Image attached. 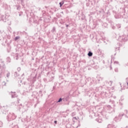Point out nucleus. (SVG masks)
Here are the masks:
<instances>
[{
    "label": "nucleus",
    "instance_id": "1",
    "mask_svg": "<svg viewBox=\"0 0 128 128\" xmlns=\"http://www.w3.org/2000/svg\"><path fill=\"white\" fill-rule=\"evenodd\" d=\"M6 64H4V61H2L0 62V76L2 74V72L6 70Z\"/></svg>",
    "mask_w": 128,
    "mask_h": 128
},
{
    "label": "nucleus",
    "instance_id": "2",
    "mask_svg": "<svg viewBox=\"0 0 128 128\" xmlns=\"http://www.w3.org/2000/svg\"><path fill=\"white\" fill-rule=\"evenodd\" d=\"M8 108L7 106H4L0 108V114H6V112H8Z\"/></svg>",
    "mask_w": 128,
    "mask_h": 128
},
{
    "label": "nucleus",
    "instance_id": "3",
    "mask_svg": "<svg viewBox=\"0 0 128 128\" xmlns=\"http://www.w3.org/2000/svg\"><path fill=\"white\" fill-rule=\"evenodd\" d=\"M16 115L14 114V113H10L7 116V120L10 122V120H16Z\"/></svg>",
    "mask_w": 128,
    "mask_h": 128
},
{
    "label": "nucleus",
    "instance_id": "4",
    "mask_svg": "<svg viewBox=\"0 0 128 128\" xmlns=\"http://www.w3.org/2000/svg\"><path fill=\"white\" fill-rule=\"evenodd\" d=\"M48 76L49 78L50 82H52L54 80V74L53 72H48Z\"/></svg>",
    "mask_w": 128,
    "mask_h": 128
},
{
    "label": "nucleus",
    "instance_id": "5",
    "mask_svg": "<svg viewBox=\"0 0 128 128\" xmlns=\"http://www.w3.org/2000/svg\"><path fill=\"white\" fill-rule=\"evenodd\" d=\"M10 96H11L12 98H18V94H16V92H9Z\"/></svg>",
    "mask_w": 128,
    "mask_h": 128
},
{
    "label": "nucleus",
    "instance_id": "6",
    "mask_svg": "<svg viewBox=\"0 0 128 128\" xmlns=\"http://www.w3.org/2000/svg\"><path fill=\"white\" fill-rule=\"evenodd\" d=\"M68 100H70V96H67L62 98L63 102H68Z\"/></svg>",
    "mask_w": 128,
    "mask_h": 128
},
{
    "label": "nucleus",
    "instance_id": "7",
    "mask_svg": "<svg viewBox=\"0 0 128 128\" xmlns=\"http://www.w3.org/2000/svg\"><path fill=\"white\" fill-rule=\"evenodd\" d=\"M12 60L10 59V57H7L6 59V62H7V64H10V62Z\"/></svg>",
    "mask_w": 128,
    "mask_h": 128
},
{
    "label": "nucleus",
    "instance_id": "8",
    "mask_svg": "<svg viewBox=\"0 0 128 128\" xmlns=\"http://www.w3.org/2000/svg\"><path fill=\"white\" fill-rule=\"evenodd\" d=\"M96 122H99L100 124L101 122H102V120L100 118H96Z\"/></svg>",
    "mask_w": 128,
    "mask_h": 128
},
{
    "label": "nucleus",
    "instance_id": "9",
    "mask_svg": "<svg viewBox=\"0 0 128 128\" xmlns=\"http://www.w3.org/2000/svg\"><path fill=\"white\" fill-rule=\"evenodd\" d=\"M108 128H116V126H114V124H108Z\"/></svg>",
    "mask_w": 128,
    "mask_h": 128
},
{
    "label": "nucleus",
    "instance_id": "10",
    "mask_svg": "<svg viewBox=\"0 0 128 128\" xmlns=\"http://www.w3.org/2000/svg\"><path fill=\"white\" fill-rule=\"evenodd\" d=\"M11 48H12V47H10V46L9 45L7 48L8 52H10Z\"/></svg>",
    "mask_w": 128,
    "mask_h": 128
},
{
    "label": "nucleus",
    "instance_id": "11",
    "mask_svg": "<svg viewBox=\"0 0 128 128\" xmlns=\"http://www.w3.org/2000/svg\"><path fill=\"white\" fill-rule=\"evenodd\" d=\"M108 24L107 23H104L103 25H102L103 27L105 28H108Z\"/></svg>",
    "mask_w": 128,
    "mask_h": 128
},
{
    "label": "nucleus",
    "instance_id": "12",
    "mask_svg": "<svg viewBox=\"0 0 128 128\" xmlns=\"http://www.w3.org/2000/svg\"><path fill=\"white\" fill-rule=\"evenodd\" d=\"M88 56H92V52L90 51L88 52Z\"/></svg>",
    "mask_w": 128,
    "mask_h": 128
},
{
    "label": "nucleus",
    "instance_id": "13",
    "mask_svg": "<svg viewBox=\"0 0 128 128\" xmlns=\"http://www.w3.org/2000/svg\"><path fill=\"white\" fill-rule=\"evenodd\" d=\"M52 32L54 34V32H56V27H54L51 30Z\"/></svg>",
    "mask_w": 128,
    "mask_h": 128
},
{
    "label": "nucleus",
    "instance_id": "14",
    "mask_svg": "<svg viewBox=\"0 0 128 128\" xmlns=\"http://www.w3.org/2000/svg\"><path fill=\"white\" fill-rule=\"evenodd\" d=\"M64 4V1H62V2H60L59 3V4L60 6V8H62V4Z\"/></svg>",
    "mask_w": 128,
    "mask_h": 128
},
{
    "label": "nucleus",
    "instance_id": "15",
    "mask_svg": "<svg viewBox=\"0 0 128 128\" xmlns=\"http://www.w3.org/2000/svg\"><path fill=\"white\" fill-rule=\"evenodd\" d=\"M14 76H20V74L16 72H14Z\"/></svg>",
    "mask_w": 128,
    "mask_h": 128
},
{
    "label": "nucleus",
    "instance_id": "16",
    "mask_svg": "<svg viewBox=\"0 0 128 128\" xmlns=\"http://www.w3.org/2000/svg\"><path fill=\"white\" fill-rule=\"evenodd\" d=\"M4 6L5 8V10H8V6L6 4H4Z\"/></svg>",
    "mask_w": 128,
    "mask_h": 128
},
{
    "label": "nucleus",
    "instance_id": "17",
    "mask_svg": "<svg viewBox=\"0 0 128 128\" xmlns=\"http://www.w3.org/2000/svg\"><path fill=\"white\" fill-rule=\"evenodd\" d=\"M16 6V10H20V5H18V6Z\"/></svg>",
    "mask_w": 128,
    "mask_h": 128
},
{
    "label": "nucleus",
    "instance_id": "18",
    "mask_svg": "<svg viewBox=\"0 0 128 128\" xmlns=\"http://www.w3.org/2000/svg\"><path fill=\"white\" fill-rule=\"evenodd\" d=\"M10 72H8L6 74V78H10Z\"/></svg>",
    "mask_w": 128,
    "mask_h": 128
},
{
    "label": "nucleus",
    "instance_id": "19",
    "mask_svg": "<svg viewBox=\"0 0 128 128\" xmlns=\"http://www.w3.org/2000/svg\"><path fill=\"white\" fill-rule=\"evenodd\" d=\"M28 90L30 92V90H32V86H30L29 85V89H28Z\"/></svg>",
    "mask_w": 128,
    "mask_h": 128
},
{
    "label": "nucleus",
    "instance_id": "20",
    "mask_svg": "<svg viewBox=\"0 0 128 128\" xmlns=\"http://www.w3.org/2000/svg\"><path fill=\"white\" fill-rule=\"evenodd\" d=\"M62 102V98H60L56 102Z\"/></svg>",
    "mask_w": 128,
    "mask_h": 128
},
{
    "label": "nucleus",
    "instance_id": "21",
    "mask_svg": "<svg viewBox=\"0 0 128 128\" xmlns=\"http://www.w3.org/2000/svg\"><path fill=\"white\" fill-rule=\"evenodd\" d=\"M20 37L19 36H17L15 38L14 40H20Z\"/></svg>",
    "mask_w": 128,
    "mask_h": 128
},
{
    "label": "nucleus",
    "instance_id": "22",
    "mask_svg": "<svg viewBox=\"0 0 128 128\" xmlns=\"http://www.w3.org/2000/svg\"><path fill=\"white\" fill-rule=\"evenodd\" d=\"M107 106H108V110H112V106H110L108 105Z\"/></svg>",
    "mask_w": 128,
    "mask_h": 128
},
{
    "label": "nucleus",
    "instance_id": "23",
    "mask_svg": "<svg viewBox=\"0 0 128 128\" xmlns=\"http://www.w3.org/2000/svg\"><path fill=\"white\" fill-rule=\"evenodd\" d=\"M120 24H117V28H120Z\"/></svg>",
    "mask_w": 128,
    "mask_h": 128
},
{
    "label": "nucleus",
    "instance_id": "24",
    "mask_svg": "<svg viewBox=\"0 0 128 128\" xmlns=\"http://www.w3.org/2000/svg\"><path fill=\"white\" fill-rule=\"evenodd\" d=\"M124 30H126V32H128V26H126V27L125 28Z\"/></svg>",
    "mask_w": 128,
    "mask_h": 128
},
{
    "label": "nucleus",
    "instance_id": "25",
    "mask_svg": "<svg viewBox=\"0 0 128 128\" xmlns=\"http://www.w3.org/2000/svg\"><path fill=\"white\" fill-rule=\"evenodd\" d=\"M2 121H0V128H2Z\"/></svg>",
    "mask_w": 128,
    "mask_h": 128
},
{
    "label": "nucleus",
    "instance_id": "26",
    "mask_svg": "<svg viewBox=\"0 0 128 128\" xmlns=\"http://www.w3.org/2000/svg\"><path fill=\"white\" fill-rule=\"evenodd\" d=\"M17 70L18 72H20V68L18 67V68H17Z\"/></svg>",
    "mask_w": 128,
    "mask_h": 128
},
{
    "label": "nucleus",
    "instance_id": "27",
    "mask_svg": "<svg viewBox=\"0 0 128 128\" xmlns=\"http://www.w3.org/2000/svg\"><path fill=\"white\" fill-rule=\"evenodd\" d=\"M124 114H119V116H124Z\"/></svg>",
    "mask_w": 128,
    "mask_h": 128
},
{
    "label": "nucleus",
    "instance_id": "28",
    "mask_svg": "<svg viewBox=\"0 0 128 128\" xmlns=\"http://www.w3.org/2000/svg\"><path fill=\"white\" fill-rule=\"evenodd\" d=\"M54 123L56 124H58V121L55 120V121L54 122Z\"/></svg>",
    "mask_w": 128,
    "mask_h": 128
},
{
    "label": "nucleus",
    "instance_id": "29",
    "mask_svg": "<svg viewBox=\"0 0 128 128\" xmlns=\"http://www.w3.org/2000/svg\"><path fill=\"white\" fill-rule=\"evenodd\" d=\"M114 64H118V61H115V62H114Z\"/></svg>",
    "mask_w": 128,
    "mask_h": 128
},
{
    "label": "nucleus",
    "instance_id": "30",
    "mask_svg": "<svg viewBox=\"0 0 128 128\" xmlns=\"http://www.w3.org/2000/svg\"><path fill=\"white\" fill-rule=\"evenodd\" d=\"M110 70H112V66H110Z\"/></svg>",
    "mask_w": 128,
    "mask_h": 128
},
{
    "label": "nucleus",
    "instance_id": "31",
    "mask_svg": "<svg viewBox=\"0 0 128 128\" xmlns=\"http://www.w3.org/2000/svg\"><path fill=\"white\" fill-rule=\"evenodd\" d=\"M112 28L113 30H114V28H116V27H115V26H112Z\"/></svg>",
    "mask_w": 128,
    "mask_h": 128
},
{
    "label": "nucleus",
    "instance_id": "32",
    "mask_svg": "<svg viewBox=\"0 0 128 128\" xmlns=\"http://www.w3.org/2000/svg\"><path fill=\"white\" fill-rule=\"evenodd\" d=\"M125 112H126V114H128V110H125Z\"/></svg>",
    "mask_w": 128,
    "mask_h": 128
},
{
    "label": "nucleus",
    "instance_id": "33",
    "mask_svg": "<svg viewBox=\"0 0 128 128\" xmlns=\"http://www.w3.org/2000/svg\"><path fill=\"white\" fill-rule=\"evenodd\" d=\"M2 18V14L0 13V18Z\"/></svg>",
    "mask_w": 128,
    "mask_h": 128
},
{
    "label": "nucleus",
    "instance_id": "34",
    "mask_svg": "<svg viewBox=\"0 0 128 128\" xmlns=\"http://www.w3.org/2000/svg\"><path fill=\"white\" fill-rule=\"evenodd\" d=\"M4 82V86H6V82Z\"/></svg>",
    "mask_w": 128,
    "mask_h": 128
},
{
    "label": "nucleus",
    "instance_id": "35",
    "mask_svg": "<svg viewBox=\"0 0 128 128\" xmlns=\"http://www.w3.org/2000/svg\"><path fill=\"white\" fill-rule=\"evenodd\" d=\"M74 114V112L72 113V116H73Z\"/></svg>",
    "mask_w": 128,
    "mask_h": 128
},
{
    "label": "nucleus",
    "instance_id": "36",
    "mask_svg": "<svg viewBox=\"0 0 128 128\" xmlns=\"http://www.w3.org/2000/svg\"><path fill=\"white\" fill-rule=\"evenodd\" d=\"M115 72H118V69H115Z\"/></svg>",
    "mask_w": 128,
    "mask_h": 128
},
{
    "label": "nucleus",
    "instance_id": "37",
    "mask_svg": "<svg viewBox=\"0 0 128 128\" xmlns=\"http://www.w3.org/2000/svg\"><path fill=\"white\" fill-rule=\"evenodd\" d=\"M66 28H68V24H66Z\"/></svg>",
    "mask_w": 128,
    "mask_h": 128
},
{
    "label": "nucleus",
    "instance_id": "38",
    "mask_svg": "<svg viewBox=\"0 0 128 128\" xmlns=\"http://www.w3.org/2000/svg\"><path fill=\"white\" fill-rule=\"evenodd\" d=\"M0 4H2V0H0Z\"/></svg>",
    "mask_w": 128,
    "mask_h": 128
},
{
    "label": "nucleus",
    "instance_id": "39",
    "mask_svg": "<svg viewBox=\"0 0 128 128\" xmlns=\"http://www.w3.org/2000/svg\"><path fill=\"white\" fill-rule=\"evenodd\" d=\"M36 104L34 105V108H36Z\"/></svg>",
    "mask_w": 128,
    "mask_h": 128
},
{
    "label": "nucleus",
    "instance_id": "40",
    "mask_svg": "<svg viewBox=\"0 0 128 128\" xmlns=\"http://www.w3.org/2000/svg\"><path fill=\"white\" fill-rule=\"evenodd\" d=\"M110 82H111V84H112V81H110Z\"/></svg>",
    "mask_w": 128,
    "mask_h": 128
},
{
    "label": "nucleus",
    "instance_id": "41",
    "mask_svg": "<svg viewBox=\"0 0 128 128\" xmlns=\"http://www.w3.org/2000/svg\"><path fill=\"white\" fill-rule=\"evenodd\" d=\"M20 16H22V14H19Z\"/></svg>",
    "mask_w": 128,
    "mask_h": 128
},
{
    "label": "nucleus",
    "instance_id": "42",
    "mask_svg": "<svg viewBox=\"0 0 128 128\" xmlns=\"http://www.w3.org/2000/svg\"><path fill=\"white\" fill-rule=\"evenodd\" d=\"M54 88H56V86H54L53 87V88L54 89Z\"/></svg>",
    "mask_w": 128,
    "mask_h": 128
},
{
    "label": "nucleus",
    "instance_id": "43",
    "mask_svg": "<svg viewBox=\"0 0 128 128\" xmlns=\"http://www.w3.org/2000/svg\"><path fill=\"white\" fill-rule=\"evenodd\" d=\"M75 120H76V117H74Z\"/></svg>",
    "mask_w": 128,
    "mask_h": 128
},
{
    "label": "nucleus",
    "instance_id": "44",
    "mask_svg": "<svg viewBox=\"0 0 128 128\" xmlns=\"http://www.w3.org/2000/svg\"><path fill=\"white\" fill-rule=\"evenodd\" d=\"M19 100H18V102H20Z\"/></svg>",
    "mask_w": 128,
    "mask_h": 128
},
{
    "label": "nucleus",
    "instance_id": "45",
    "mask_svg": "<svg viewBox=\"0 0 128 128\" xmlns=\"http://www.w3.org/2000/svg\"><path fill=\"white\" fill-rule=\"evenodd\" d=\"M126 128H128V126H126Z\"/></svg>",
    "mask_w": 128,
    "mask_h": 128
},
{
    "label": "nucleus",
    "instance_id": "46",
    "mask_svg": "<svg viewBox=\"0 0 128 128\" xmlns=\"http://www.w3.org/2000/svg\"><path fill=\"white\" fill-rule=\"evenodd\" d=\"M116 53H115V54H114V56H116Z\"/></svg>",
    "mask_w": 128,
    "mask_h": 128
},
{
    "label": "nucleus",
    "instance_id": "47",
    "mask_svg": "<svg viewBox=\"0 0 128 128\" xmlns=\"http://www.w3.org/2000/svg\"><path fill=\"white\" fill-rule=\"evenodd\" d=\"M20 106H22V104H20Z\"/></svg>",
    "mask_w": 128,
    "mask_h": 128
}]
</instances>
